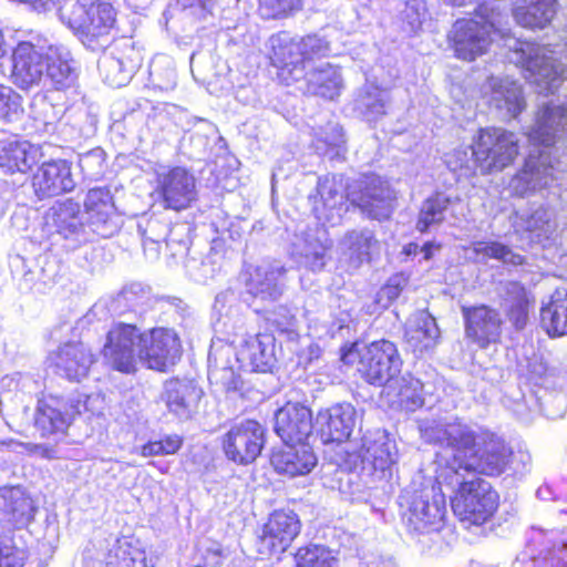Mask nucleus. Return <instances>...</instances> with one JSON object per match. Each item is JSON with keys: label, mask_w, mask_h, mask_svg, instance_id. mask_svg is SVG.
<instances>
[{"label": "nucleus", "mask_w": 567, "mask_h": 567, "mask_svg": "<svg viewBox=\"0 0 567 567\" xmlns=\"http://www.w3.org/2000/svg\"><path fill=\"white\" fill-rule=\"evenodd\" d=\"M85 214L79 203L66 199L55 203L45 215V223L55 229L64 239L75 243L89 241V230L85 228Z\"/></svg>", "instance_id": "5701e85b"}, {"label": "nucleus", "mask_w": 567, "mask_h": 567, "mask_svg": "<svg viewBox=\"0 0 567 567\" xmlns=\"http://www.w3.org/2000/svg\"><path fill=\"white\" fill-rule=\"evenodd\" d=\"M185 267L194 281L204 284L220 271L221 257L217 251L210 250L202 260L189 258Z\"/></svg>", "instance_id": "6e6d98bb"}, {"label": "nucleus", "mask_w": 567, "mask_h": 567, "mask_svg": "<svg viewBox=\"0 0 567 567\" xmlns=\"http://www.w3.org/2000/svg\"><path fill=\"white\" fill-rule=\"evenodd\" d=\"M529 460L527 452L515 451L512 446L498 442V475L502 473H507L509 476L522 475Z\"/></svg>", "instance_id": "5fc2aeb1"}, {"label": "nucleus", "mask_w": 567, "mask_h": 567, "mask_svg": "<svg viewBox=\"0 0 567 567\" xmlns=\"http://www.w3.org/2000/svg\"><path fill=\"white\" fill-rule=\"evenodd\" d=\"M271 50L270 60L272 65L288 71L293 80L302 78L300 69V51L298 40L293 39L288 32H279L269 38Z\"/></svg>", "instance_id": "f704fd0d"}, {"label": "nucleus", "mask_w": 567, "mask_h": 567, "mask_svg": "<svg viewBox=\"0 0 567 567\" xmlns=\"http://www.w3.org/2000/svg\"><path fill=\"white\" fill-rule=\"evenodd\" d=\"M530 307L532 300L522 285L509 281L502 286L501 308L515 329L520 330L526 326Z\"/></svg>", "instance_id": "ea45409f"}, {"label": "nucleus", "mask_w": 567, "mask_h": 567, "mask_svg": "<svg viewBox=\"0 0 567 567\" xmlns=\"http://www.w3.org/2000/svg\"><path fill=\"white\" fill-rule=\"evenodd\" d=\"M307 82V92L333 100L340 95L343 87V80L340 69L328 62H320L312 70L303 73Z\"/></svg>", "instance_id": "e433bc0d"}, {"label": "nucleus", "mask_w": 567, "mask_h": 567, "mask_svg": "<svg viewBox=\"0 0 567 567\" xmlns=\"http://www.w3.org/2000/svg\"><path fill=\"white\" fill-rule=\"evenodd\" d=\"M422 390V382L408 373L394 377L392 386H385L383 391L392 403H398L405 410L414 411L424 402Z\"/></svg>", "instance_id": "37998d69"}, {"label": "nucleus", "mask_w": 567, "mask_h": 567, "mask_svg": "<svg viewBox=\"0 0 567 567\" xmlns=\"http://www.w3.org/2000/svg\"><path fill=\"white\" fill-rule=\"evenodd\" d=\"M379 248V240L371 229H353L348 231L340 241L342 258L351 268H358L370 260L372 251Z\"/></svg>", "instance_id": "4c0bfd02"}, {"label": "nucleus", "mask_w": 567, "mask_h": 567, "mask_svg": "<svg viewBox=\"0 0 567 567\" xmlns=\"http://www.w3.org/2000/svg\"><path fill=\"white\" fill-rule=\"evenodd\" d=\"M156 192L163 207L176 212L187 209L197 200L196 179L181 166L157 173Z\"/></svg>", "instance_id": "4468645a"}, {"label": "nucleus", "mask_w": 567, "mask_h": 567, "mask_svg": "<svg viewBox=\"0 0 567 567\" xmlns=\"http://www.w3.org/2000/svg\"><path fill=\"white\" fill-rule=\"evenodd\" d=\"M405 279L401 276L391 277L378 291L375 302L383 309L388 308L401 295Z\"/></svg>", "instance_id": "774afa93"}, {"label": "nucleus", "mask_w": 567, "mask_h": 567, "mask_svg": "<svg viewBox=\"0 0 567 567\" xmlns=\"http://www.w3.org/2000/svg\"><path fill=\"white\" fill-rule=\"evenodd\" d=\"M450 205V198L437 193L422 203L416 229L421 233L429 230L432 226L441 224L445 218V212Z\"/></svg>", "instance_id": "8fccbe9b"}, {"label": "nucleus", "mask_w": 567, "mask_h": 567, "mask_svg": "<svg viewBox=\"0 0 567 567\" xmlns=\"http://www.w3.org/2000/svg\"><path fill=\"white\" fill-rule=\"evenodd\" d=\"M422 439L431 444L449 447L453 452V470L493 474L496 470V445L485 442L460 422H424L420 425Z\"/></svg>", "instance_id": "7ed1b4c3"}, {"label": "nucleus", "mask_w": 567, "mask_h": 567, "mask_svg": "<svg viewBox=\"0 0 567 567\" xmlns=\"http://www.w3.org/2000/svg\"><path fill=\"white\" fill-rule=\"evenodd\" d=\"M346 184L342 175H323L318 177L316 194L309 195L312 212L322 225L334 226L340 223L346 212Z\"/></svg>", "instance_id": "ddd939ff"}, {"label": "nucleus", "mask_w": 567, "mask_h": 567, "mask_svg": "<svg viewBox=\"0 0 567 567\" xmlns=\"http://www.w3.org/2000/svg\"><path fill=\"white\" fill-rule=\"evenodd\" d=\"M316 151L330 159L343 157L346 153V140L341 126L338 123H328L315 133Z\"/></svg>", "instance_id": "49530a36"}, {"label": "nucleus", "mask_w": 567, "mask_h": 567, "mask_svg": "<svg viewBox=\"0 0 567 567\" xmlns=\"http://www.w3.org/2000/svg\"><path fill=\"white\" fill-rule=\"evenodd\" d=\"M78 81L75 61L64 48L50 47L47 51L44 82H50L55 90L73 87Z\"/></svg>", "instance_id": "473e14b6"}, {"label": "nucleus", "mask_w": 567, "mask_h": 567, "mask_svg": "<svg viewBox=\"0 0 567 567\" xmlns=\"http://www.w3.org/2000/svg\"><path fill=\"white\" fill-rule=\"evenodd\" d=\"M502 40L504 41V43L502 45L498 44V50L501 49V51H497V54L502 53L503 55H505V58L511 63L524 68L529 73V79L535 84H536V81H535L536 72L533 71L529 68V65H528L529 64L528 63L529 56H527L526 61H523V62L514 61V55H515V51H516L517 48H515L516 45H514L513 41H517L519 44H528V45L537 47V48L542 49V53L546 54V56H548V60H550V62L558 63V61L554 58L553 52L547 50L546 48H544L542 45H538V44H535V43H530V42H526V41H520L518 39H515V38H512V37H504V35H502Z\"/></svg>", "instance_id": "e2e57ef3"}, {"label": "nucleus", "mask_w": 567, "mask_h": 567, "mask_svg": "<svg viewBox=\"0 0 567 567\" xmlns=\"http://www.w3.org/2000/svg\"><path fill=\"white\" fill-rule=\"evenodd\" d=\"M265 429L254 420H241L230 425L223 436V450L228 460L237 464H249L261 453Z\"/></svg>", "instance_id": "f8f14e48"}, {"label": "nucleus", "mask_w": 567, "mask_h": 567, "mask_svg": "<svg viewBox=\"0 0 567 567\" xmlns=\"http://www.w3.org/2000/svg\"><path fill=\"white\" fill-rule=\"evenodd\" d=\"M236 371H240L236 364V347L214 342L208 353V378L230 383Z\"/></svg>", "instance_id": "c03bdc74"}, {"label": "nucleus", "mask_w": 567, "mask_h": 567, "mask_svg": "<svg viewBox=\"0 0 567 567\" xmlns=\"http://www.w3.org/2000/svg\"><path fill=\"white\" fill-rule=\"evenodd\" d=\"M22 96L11 86L0 85V121L13 123L23 115Z\"/></svg>", "instance_id": "bf43d9fd"}, {"label": "nucleus", "mask_w": 567, "mask_h": 567, "mask_svg": "<svg viewBox=\"0 0 567 567\" xmlns=\"http://www.w3.org/2000/svg\"><path fill=\"white\" fill-rule=\"evenodd\" d=\"M38 150L27 141L9 138L0 143V168L8 174L27 173L37 162Z\"/></svg>", "instance_id": "58836bf2"}, {"label": "nucleus", "mask_w": 567, "mask_h": 567, "mask_svg": "<svg viewBox=\"0 0 567 567\" xmlns=\"http://www.w3.org/2000/svg\"><path fill=\"white\" fill-rule=\"evenodd\" d=\"M297 567H339L338 558L324 546L312 545L298 550Z\"/></svg>", "instance_id": "4d7b16f0"}, {"label": "nucleus", "mask_w": 567, "mask_h": 567, "mask_svg": "<svg viewBox=\"0 0 567 567\" xmlns=\"http://www.w3.org/2000/svg\"><path fill=\"white\" fill-rule=\"evenodd\" d=\"M301 0H260L262 16L268 19H279L288 13L298 10Z\"/></svg>", "instance_id": "338daca9"}, {"label": "nucleus", "mask_w": 567, "mask_h": 567, "mask_svg": "<svg viewBox=\"0 0 567 567\" xmlns=\"http://www.w3.org/2000/svg\"><path fill=\"white\" fill-rule=\"evenodd\" d=\"M426 16L427 10L424 1L410 0L405 2L404 9L401 11L403 31L409 34L416 33L421 29Z\"/></svg>", "instance_id": "680f3d73"}, {"label": "nucleus", "mask_w": 567, "mask_h": 567, "mask_svg": "<svg viewBox=\"0 0 567 567\" xmlns=\"http://www.w3.org/2000/svg\"><path fill=\"white\" fill-rule=\"evenodd\" d=\"M104 82L113 87L124 86L138 68V62L122 54L104 53L97 62Z\"/></svg>", "instance_id": "79ce46f5"}, {"label": "nucleus", "mask_w": 567, "mask_h": 567, "mask_svg": "<svg viewBox=\"0 0 567 567\" xmlns=\"http://www.w3.org/2000/svg\"><path fill=\"white\" fill-rule=\"evenodd\" d=\"M519 219L520 227L530 233L539 243L549 239L556 231L557 224L554 213L549 208L539 206L532 213L522 215Z\"/></svg>", "instance_id": "09e8293b"}, {"label": "nucleus", "mask_w": 567, "mask_h": 567, "mask_svg": "<svg viewBox=\"0 0 567 567\" xmlns=\"http://www.w3.org/2000/svg\"><path fill=\"white\" fill-rule=\"evenodd\" d=\"M395 192L379 175H365L350 186L348 199L370 219H389L394 210Z\"/></svg>", "instance_id": "9d476101"}, {"label": "nucleus", "mask_w": 567, "mask_h": 567, "mask_svg": "<svg viewBox=\"0 0 567 567\" xmlns=\"http://www.w3.org/2000/svg\"><path fill=\"white\" fill-rule=\"evenodd\" d=\"M85 228L89 230V240L93 235L109 238L120 229V219L116 212H84Z\"/></svg>", "instance_id": "3c124183"}, {"label": "nucleus", "mask_w": 567, "mask_h": 567, "mask_svg": "<svg viewBox=\"0 0 567 567\" xmlns=\"http://www.w3.org/2000/svg\"><path fill=\"white\" fill-rule=\"evenodd\" d=\"M287 269L279 264H261L246 272L247 292L261 300H277L284 292Z\"/></svg>", "instance_id": "393cba45"}, {"label": "nucleus", "mask_w": 567, "mask_h": 567, "mask_svg": "<svg viewBox=\"0 0 567 567\" xmlns=\"http://www.w3.org/2000/svg\"><path fill=\"white\" fill-rule=\"evenodd\" d=\"M204 392L193 380L171 379L164 383L162 400L169 413L189 420L197 412Z\"/></svg>", "instance_id": "b1692460"}, {"label": "nucleus", "mask_w": 567, "mask_h": 567, "mask_svg": "<svg viewBox=\"0 0 567 567\" xmlns=\"http://www.w3.org/2000/svg\"><path fill=\"white\" fill-rule=\"evenodd\" d=\"M12 58V80L18 87L29 90L44 81L47 52L30 42H20Z\"/></svg>", "instance_id": "f3484780"}, {"label": "nucleus", "mask_w": 567, "mask_h": 567, "mask_svg": "<svg viewBox=\"0 0 567 567\" xmlns=\"http://www.w3.org/2000/svg\"><path fill=\"white\" fill-rule=\"evenodd\" d=\"M496 0H484L475 9L473 18L454 22L449 40L457 59L474 61L488 50L491 33L495 28Z\"/></svg>", "instance_id": "0eeeda50"}, {"label": "nucleus", "mask_w": 567, "mask_h": 567, "mask_svg": "<svg viewBox=\"0 0 567 567\" xmlns=\"http://www.w3.org/2000/svg\"><path fill=\"white\" fill-rule=\"evenodd\" d=\"M32 184L40 199L73 190L71 164L64 159L44 162L33 175Z\"/></svg>", "instance_id": "a878e982"}, {"label": "nucleus", "mask_w": 567, "mask_h": 567, "mask_svg": "<svg viewBox=\"0 0 567 567\" xmlns=\"http://www.w3.org/2000/svg\"><path fill=\"white\" fill-rule=\"evenodd\" d=\"M31 113L38 128L47 134H53L58 131L66 109L63 105H55L48 101L45 96L35 97L31 104Z\"/></svg>", "instance_id": "de8ad7c7"}, {"label": "nucleus", "mask_w": 567, "mask_h": 567, "mask_svg": "<svg viewBox=\"0 0 567 567\" xmlns=\"http://www.w3.org/2000/svg\"><path fill=\"white\" fill-rule=\"evenodd\" d=\"M55 372L70 381L80 382L85 378L94 362V355L82 341H69L61 344L49 355Z\"/></svg>", "instance_id": "aec40b11"}, {"label": "nucleus", "mask_w": 567, "mask_h": 567, "mask_svg": "<svg viewBox=\"0 0 567 567\" xmlns=\"http://www.w3.org/2000/svg\"><path fill=\"white\" fill-rule=\"evenodd\" d=\"M403 523L415 533L439 532L446 514L445 498L440 487L412 483L399 496Z\"/></svg>", "instance_id": "423d86ee"}, {"label": "nucleus", "mask_w": 567, "mask_h": 567, "mask_svg": "<svg viewBox=\"0 0 567 567\" xmlns=\"http://www.w3.org/2000/svg\"><path fill=\"white\" fill-rule=\"evenodd\" d=\"M310 410L299 403H287L275 414V432L284 443H301L312 430Z\"/></svg>", "instance_id": "bb28decb"}, {"label": "nucleus", "mask_w": 567, "mask_h": 567, "mask_svg": "<svg viewBox=\"0 0 567 567\" xmlns=\"http://www.w3.org/2000/svg\"><path fill=\"white\" fill-rule=\"evenodd\" d=\"M515 48L514 61L523 62L529 56L528 65L536 72V86L540 94H557L567 99V64L558 61L553 63L542 49L513 41ZM567 130V105L546 104L537 113L535 124L528 137L530 141L549 146L556 137Z\"/></svg>", "instance_id": "f03ea898"}, {"label": "nucleus", "mask_w": 567, "mask_h": 567, "mask_svg": "<svg viewBox=\"0 0 567 567\" xmlns=\"http://www.w3.org/2000/svg\"><path fill=\"white\" fill-rule=\"evenodd\" d=\"M357 357V370L369 384L392 386L394 377L401 374L403 361L396 346L389 340L382 339L370 344L355 342L341 354L346 364L352 363Z\"/></svg>", "instance_id": "39448f33"}, {"label": "nucleus", "mask_w": 567, "mask_h": 567, "mask_svg": "<svg viewBox=\"0 0 567 567\" xmlns=\"http://www.w3.org/2000/svg\"><path fill=\"white\" fill-rule=\"evenodd\" d=\"M105 542V547L101 546L94 553L91 549L85 551L84 567H146L143 554L133 556L117 538Z\"/></svg>", "instance_id": "7c9ffc66"}, {"label": "nucleus", "mask_w": 567, "mask_h": 567, "mask_svg": "<svg viewBox=\"0 0 567 567\" xmlns=\"http://www.w3.org/2000/svg\"><path fill=\"white\" fill-rule=\"evenodd\" d=\"M82 406L79 399L50 396L39 402L35 424L43 434L64 433Z\"/></svg>", "instance_id": "412c9836"}, {"label": "nucleus", "mask_w": 567, "mask_h": 567, "mask_svg": "<svg viewBox=\"0 0 567 567\" xmlns=\"http://www.w3.org/2000/svg\"><path fill=\"white\" fill-rule=\"evenodd\" d=\"M298 43L301 58L300 69L302 70V74L310 66V61L312 59L326 56L331 51L329 42L317 34L307 35L298 40Z\"/></svg>", "instance_id": "13d9d810"}, {"label": "nucleus", "mask_w": 567, "mask_h": 567, "mask_svg": "<svg viewBox=\"0 0 567 567\" xmlns=\"http://www.w3.org/2000/svg\"><path fill=\"white\" fill-rule=\"evenodd\" d=\"M275 348L272 334H248L236 347V364L247 372H268L277 362Z\"/></svg>", "instance_id": "dca6fc26"}, {"label": "nucleus", "mask_w": 567, "mask_h": 567, "mask_svg": "<svg viewBox=\"0 0 567 567\" xmlns=\"http://www.w3.org/2000/svg\"><path fill=\"white\" fill-rule=\"evenodd\" d=\"M495 472L496 470L493 473ZM472 473L474 474L473 478L462 482L454 497L451 498L454 515L466 528L485 524L495 509L493 484L480 476H493L494 474Z\"/></svg>", "instance_id": "6e6552de"}, {"label": "nucleus", "mask_w": 567, "mask_h": 567, "mask_svg": "<svg viewBox=\"0 0 567 567\" xmlns=\"http://www.w3.org/2000/svg\"><path fill=\"white\" fill-rule=\"evenodd\" d=\"M151 82L161 91H171L176 85V71L172 58L157 55L150 65Z\"/></svg>", "instance_id": "864d4df0"}, {"label": "nucleus", "mask_w": 567, "mask_h": 567, "mask_svg": "<svg viewBox=\"0 0 567 567\" xmlns=\"http://www.w3.org/2000/svg\"><path fill=\"white\" fill-rule=\"evenodd\" d=\"M0 507L18 528L28 526L37 512L33 499L20 486L0 488Z\"/></svg>", "instance_id": "c9c22d12"}, {"label": "nucleus", "mask_w": 567, "mask_h": 567, "mask_svg": "<svg viewBox=\"0 0 567 567\" xmlns=\"http://www.w3.org/2000/svg\"><path fill=\"white\" fill-rule=\"evenodd\" d=\"M290 246L291 258L300 267L320 271L327 264V252L331 247V241L324 231L307 233L306 227L299 225Z\"/></svg>", "instance_id": "6ab92c4d"}, {"label": "nucleus", "mask_w": 567, "mask_h": 567, "mask_svg": "<svg viewBox=\"0 0 567 567\" xmlns=\"http://www.w3.org/2000/svg\"><path fill=\"white\" fill-rule=\"evenodd\" d=\"M540 321L549 336L567 334V290L557 289L540 309Z\"/></svg>", "instance_id": "a18cd8bd"}, {"label": "nucleus", "mask_w": 567, "mask_h": 567, "mask_svg": "<svg viewBox=\"0 0 567 567\" xmlns=\"http://www.w3.org/2000/svg\"><path fill=\"white\" fill-rule=\"evenodd\" d=\"M58 14L89 49L102 50L116 22L114 7L105 0H59Z\"/></svg>", "instance_id": "20e7f679"}, {"label": "nucleus", "mask_w": 567, "mask_h": 567, "mask_svg": "<svg viewBox=\"0 0 567 567\" xmlns=\"http://www.w3.org/2000/svg\"><path fill=\"white\" fill-rule=\"evenodd\" d=\"M300 520L292 511H275L262 527L257 550L264 556L280 555L300 533Z\"/></svg>", "instance_id": "2eb2a0df"}, {"label": "nucleus", "mask_w": 567, "mask_h": 567, "mask_svg": "<svg viewBox=\"0 0 567 567\" xmlns=\"http://www.w3.org/2000/svg\"><path fill=\"white\" fill-rule=\"evenodd\" d=\"M506 109L509 117H516L525 107V100L519 84H498V109Z\"/></svg>", "instance_id": "052dcab7"}, {"label": "nucleus", "mask_w": 567, "mask_h": 567, "mask_svg": "<svg viewBox=\"0 0 567 567\" xmlns=\"http://www.w3.org/2000/svg\"><path fill=\"white\" fill-rule=\"evenodd\" d=\"M391 93L372 82H365L355 93L352 102L353 112L367 122L382 118L391 105Z\"/></svg>", "instance_id": "2f4dec72"}, {"label": "nucleus", "mask_w": 567, "mask_h": 567, "mask_svg": "<svg viewBox=\"0 0 567 567\" xmlns=\"http://www.w3.org/2000/svg\"><path fill=\"white\" fill-rule=\"evenodd\" d=\"M169 223L155 217L147 219L145 226L138 225V229L143 236L144 249L154 250V256H157L162 244L169 247Z\"/></svg>", "instance_id": "603ef678"}, {"label": "nucleus", "mask_w": 567, "mask_h": 567, "mask_svg": "<svg viewBox=\"0 0 567 567\" xmlns=\"http://www.w3.org/2000/svg\"><path fill=\"white\" fill-rule=\"evenodd\" d=\"M102 353L105 362L122 373H134L137 361L147 369L166 371L179 360L182 344L173 329L138 332L135 323L117 322L109 330Z\"/></svg>", "instance_id": "f257e3e1"}, {"label": "nucleus", "mask_w": 567, "mask_h": 567, "mask_svg": "<svg viewBox=\"0 0 567 567\" xmlns=\"http://www.w3.org/2000/svg\"><path fill=\"white\" fill-rule=\"evenodd\" d=\"M359 456L363 470L380 472L384 477L396 462L398 450L389 434L378 429L363 435Z\"/></svg>", "instance_id": "4be33fe9"}, {"label": "nucleus", "mask_w": 567, "mask_h": 567, "mask_svg": "<svg viewBox=\"0 0 567 567\" xmlns=\"http://www.w3.org/2000/svg\"><path fill=\"white\" fill-rule=\"evenodd\" d=\"M557 9V0H518L513 17L524 28L543 30L551 23Z\"/></svg>", "instance_id": "72a5a7b5"}, {"label": "nucleus", "mask_w": 567, "mask_h": 567, "mask_svg": "<svg viewBox=\"0 0 567 567\" xmlns=\"http://www.w3.org/2000/svg\"><path fill=\"white\" fill-rule=\"evenodd\" d=\"M439 337L440 330L436 321L426 310L414 312L405 323V342L415 354H422L433 349Z\"/></svg>", "instance_id": "c756f323"}, {"label": "nucleus", "mask_w": 567, "mask_h": 567, "mask_svg": "<svg viewBox=\"0 0 567 567\" xmlns=\"http://www.w3.org/2000/svg\"><path fill=\"white\" fill-rule=\"evenodd\" d=\"M558 172H567V163L558 159L553 163L549 151H539L537 155L530 154L519 171L509 182V190L517 196H526L537 189L546 187L557 178Z\"/></svg>", "instance_id": "9b49d317"}, {"label": "nucleus", "mask_w": 567, "mask_h": 567, "mask_svg": "<svg viewBox=\"0 0 567 567\" xmlns=\"http://www.w3.org/2000/svg\"><path fill=\"white\" fill-rule=\"evenodd\" d=\"M496 136L495 131L481 130L475 144L464 150H456L447 165L452 171L474 169L478 167L482 174H488L496 165Z\"/></svg>", "instance_id": "a211bd4d"}, {"label": "nucleus", "mask_w": 567, "mask_h": 567, "mask_svg": "<svg viewBox=\"0 0 567 567\" xmlns=\"http://www.w3.org/2000/svg\"><path fill=\"white\" fill-rule=\"evenodd\" d=\"M297 309L295 311L287 306H278L269 319L276 328L287 334L289 340H296L298 333Z\"/></svg>", "instance_id": "0e129e2a"}, {"label": "nucleus", "mask_w": 567, "mask_h": 567, "mask_svg": "<svg viewBox=\"0 0 567 567\" xmlns=\"http://www.w3.org/2000/svg\"><path fill=\"white\" fill-rule=\"evenodd\" d=\"M154 303L151 288L142 282H130L123 286L116 296L102 298L95 302L87 313L78 321L79 327L91 323L94 319L104 320L109 316H123L133 312L142 317Z\"/></svg>", "instance_id": "1a4fd4ad"}, {"label": "nucleus", "mask_w": 567, "mask_h": 567, "mask_svg": "<svg viewBox=\"0 0 567 567\" xmlns=\"http://www.w3.org/2000/svg\"><path fill=\"white\" fill-rule=\"evenodd\" d=\"M357 423V411L350 403L336 404L320 411L316 425L324 443L343 442L348 440Z\"/></svg>", "instance_id": "cd10ccee"}, {"label": "nucleus", "mask_w": 567, "mask_h": 567, "mask_svg": "<svg viewBox=\"0 0 567 567\" xmlns=\"http://www.w3.org/2000/svg\"><path fill=\"white\" fill-rule=\"evenodd\" d=\"M284 444V447L274 452L271 456V464L276 472L290 477L303 476L317 465V456L306 442Z\"/></svg>", "instance_id": "c85d7f7f"}, {"label": "nucleus", "mask_w": 567, "mask_h": 567, "mask_svg": "<svg viewBox=\"0 0 567 567\" xmlns=\"http://www.w3.org/2000/svg\"><path fill=\"white\" fill-rule=\"evenodd\" d=\"M84 212H115V205L110 188L94 187L91 188L84 200Z\"/></svg>", "instance_id": "69168bd1"}, {"label": "nucleus", "mask_w": 567, "mask_h": 567, "mask_svg": "<svg viewBox=\"0 0 567 567\" xmlns=\"http://www.w3.org/2000/svg\"><path fill=\"white\" fill-rule=\"evenodd\" d=\"M466 333L482 348L496 341V312L486 307L463 308Z\"/></svg>", "instance_id": "a19ab883"}]
</instances>
